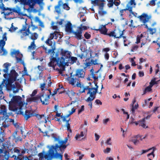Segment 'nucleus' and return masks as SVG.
Instances as JSON below:
<instances>
[{
  "instance_id": "nucleus-61",
  "label": "nucleus",
  "mask_w": 160,
  "mask_h": 160,
  "mask_svg": "<svg viewBox=\"0 0 160 160\" xmlns=\"http://www.w3.org/2000/svg\"><path fill=\"white\" fill-rule=\"evenodd\" d=\"M45 85H46V84L44 83L40 84V88L42 90H47V89L45 87Z\"/></svg>"
},
{
  "instance_id": "nucleus-36",
  "label": "nucleus",
  "mask_w": 160,
  "mask_h": 160,
  "mask_svg": "<svg viewBox=\"0 0 160 160\" xmlns=\"http://www.w3.org/2000/svg\"><path fill=\"white\" fill-rule=\"evenodd\" d=\"M98 30L101 33L104 34H107V31L105 25H101L100 26Z\"/></svg>"
},
{
  "instance_id": "nucleus-41",
  "label": "nucleus",
  "mask_w": 160,
  "mask_h": 160,
  "mask_svg": "<svg viewBox=\"0 0 160 160\" xmlns=\"http://www.w3.org/2000/svg\"><path fill=\"white\" fill-rule=\"evenodd\" d=\"M12 10L13 12L17 13L19 15L23 14L22 13L21 11L20 8L18 7L12 8Z\"/></svg>"
},
{
  "instance_id": "nucleus-53",
  "label": "nucleus",
  "mask_w": 160,
  "mask_h": 160,
  "mask_svg": "<svg viewBox=\"0 0 160 160\" xmlns=\"http://www.w3.org/2000/svg\"><path fill=\"white\" fill-rule=\"evenodd\" d=\"M81 10L82 11L80 13V14H79V17H81L82 16H83V14L86 13V11L85 9L84 8H81Z\"/></svg>"
},
{
  "instance_id": "nucleus-6",
  "label": "nucleus",
  "mask_w": 160,
  "mask_h": 160,
  "mask_svg": "<svg viewBox=\"0 0 160 160\" xmlns=\"http://www.w3.org/2000/svg\"><path fill=\"white\" fill-rule=\"evenodd\" d=\"M39 98L42 104L47 105L48 103V100L49 98V95L43 93L38 97H36L31 98L32 100L36 101Z\"/></svg>"
},
{
  "instance_id": "nucleus-39",
  "label": "nucleus",
  "mask_w": 160,
  "mask_h": 160,
  "mask_svg": "<svg viewBox=\"0 0 160 160\" xmlns=\"http://www.w3.org/2000/svg\"><path fill=\"white\" fill-rule=\"evenodd\" d=\"M84 72L82 70H77L76 73V77L77 76L78 77H83L84 76Z\"/></svg>"
},
{
  "instance_id": "nucleus-38",
  "label": "nucleus",
  "mask_w": 160,
  "mask_h": 160,
  "mask_svg": "<svg viewBox=\"0 0 160 160\" xmlns=\"http://www.w3.org/2000/svg\"><path fill=\"white\" fill-rule=\"evenodd\" d=\"M29 35H30V38L34 41L38 38V34L37 33H32L30 32Z\"/></svg>"
},
{
  "instance_id": "nucleus-8",
  "label": "nucleus",
  "mask_w": 160,
  "mask_h": 160,
  "mask_svg": "<svg viewBox=\"0 0 160 160\" xmlns=\"http://www.w3.org/2000/svg\"><path fill=\"white\" fill-rule=\"evenodd\" d=\"M148 38V34L146 32H144L140 35H138L137 38V40L136 42L137 43L140 42V41H143V43L141 44V47L144 45V42H145Z\"/></svg>"
},
{
  "instance_id": "nucleus-16",
  "label": "nucleus",
  "mask_w": 160,
  "mask_h": 160,
  "mask_svg": "<svg viewBox=\"0 0 160 160\" xmlns=\"http://www.w3.org/2000/svg\"><path fill=\"white\" fill-rule=\"evenodd\" d=\"M78 106V104L76 102H72L70 105H68V109H71L68 111L69 115H70L74 113Z\"/></svg>"
},
{
  "instance_id": "nucleus-35",
  "label": "nucleus",
  "mask_w": 160,
  "mask_h": 160,
  "mask_svg": "<svg viewBox=\"0 0 160 160\" xmlns=\"http://www.w3.org/2000/svg\"><path fill=\"white\" fill-rule=\"evenodd\" d=\"M37 117L38 119L41 120L42 122H44L46 123L48 122L47 120L48 118V116H45L44 115H39L37 116Z\"/></svg>"
},
{
  "instance_id": "nucleus-21",
  "label": "nucleus",
  "mask_w": 160,
  "mask_h": 160,
  "mask_svg": "<svg viewBox=\"0 0 160 160\" xmlns=\"http://www.w3.org/2000/svg\"><path fill=\"white\" fill-rule=\"evenodd\" d=\"M68 140V138H66L64 140L62 141L59 142V144H60L59 147L58 146V145H56L55 147H53V148L56 150H57V149L58 150V148H59V149L60 150L61 148H65L66 147V144Z\"/></svg>"
},
{
  "instance_id": "nucleus-5",
  "label": "nucleus",
  "mask_w": 160,
  "mask_h": 160,
  "mask_svg": "<svg viewBox=\"0 0 160 160\" xmlns=\"http://www.w3.org/2000/svg\"><path fill=\"white\" fill-rule=\"evenodd\" d=\"M6 35V33H4L2 36V39H1L0 41V54L2 56L5 55L7 53V51L3 48L5 44V42L7 40Z\"/></svg>"
},
{
  "instance_id": "nucleus-25",
  "label": "nucleus",
  "mask_w": 160,
  "mask_h": 160,
  "mask_svg": "<svg viewBox=\"0 0 160 160\" xmlns=\"http://www.w3.org/2000/svg\"><path fill=\"white\" fill-rule=\"evenodd\" d=\"M10 75L9 82L12 83V81H15L17 80L18 74L15 70H12L10 72Z\"/></svg>"
},
{
  "instance_id": "nucleus-37",
  "label": "nucleus",
  "mask_w": 160,
  "mask_h": 160,
  "mask_svg": "<svg viewBox=\"0 0 160 160\" xmlns=\"http://www.w3.org/2000/svg\"><path fill=\"white\" fill-rule=\"evenodd\" d=\"M135 102L136 100H133L132 101V102L131 104L132 107L131 110L132 112H134L135 110L137 109L138 108V104L137 103H135Z\"/></svg>"
},
{
  "instance_id": "nucleus-4",
  "label": "nucleus",
  "mask_w": 160,
  "mask_h": 160,
  "mask_svg": "<svg viewBox=\"0 0 160 160\" xmlns=\"http://www.w3.org/2000/svg\"><path fill=\"white\" fill-rule=\"evenodd\" d=\"M92 1L93 4L99 6L98 13L100 15L103 16L107 14L106 12L104 11L102 8L104 6L103 2L104 1V0H92Z\"/></svg>"
},
{
  "instance_id": "nucleus-62",
  "label": "nucleus",
  "mask_w": 160,
  "mask_h": 160,
  "mask_svg": "<svg viewBox=\"0 0 160 160\" xmlns=\"http://www.w3.org/2000/svg\"><path fill=\"white\" fill-rule=\"evenodd\" d=\"M63 88L62 86H59V88H58L57 90V92H58L59 93H62L63 91H64Z\"/></svg>"
},
{
  "instance_id": "nucleus-42",
  "label": "nucleus",
  "mask_w": 160,
  "mask_h": 160,
  "mask_svg": "<svg viewBox=\"0 0 160 160\" xmlns=\"http://www.w3.org/2000/svg\"><path fill=\"white\" fill-rule=\"evenodd\" d=\"M36 48V45L35 44V41H33L32 42L30 46L28 47V50L29 51H31L32 50H34Z\"/></svg>"
},
{
  "instance_id": "nucleus-59",
  "label": "nucleus",
  "mask_w": 160,
  "mask_h": 160,
  "mask_svg": "<svg viewBox=\"0 0 160 160\" xmlns=\"http://www.w3.org/2000/svg\"><path fill=\"white\" fill-rule=\"evenodd\" d=\"M84 105H82L81 107L79 108L78 110V114H79L81 113L82 112L84 111Z\"/></svg>"
},
{
  "instance_id": "nucleus-33",
  "label": "nucleus",
  "mask_w": 160,
  "mask_h": 160,
  "mask_svg": "<svg viewBox=\"0 0 160 160\" xmlns=\"http://www.w3.org/2000/svg\"><path fill=\"white\" fill-rule=\"evenodd\" d=\"M43 49L45 50V52L48 54H50L52 57H53L54 54L55 53L54 52V49H47V48L43 46Z\"/></svg>"
},
{
  "instance_id": "nucleus-45",
  "label": "nucleus",
  "mask_w": 160,
  "mask_h": 160,
  "mask_svg": "<svg viewBox=\"0 0 160 160\" xmlns=\"http://www.w3.org/2000/svg\"><path fill=\"white\" fill-rule=\"evenodd\" d=\"M13 23H12L11 24V26L10 28H8V30L11 32H13L18 29V28L17 27L14 26L13 25Z\"/></svg>"
},
{
  "instance_id": "nucleus-55",
  "label": "nucleus",
  "mask_w": 160,
  "mask_h": 160,
  "mask_svg": "<svg viewBox=\"0 0 160 160\" xmlns=\"http://www.w3.org/2000/svg\"><path fill=\"white\" fill-rule=\"evenodd\" d=\"M152 88L150 85L147 87L145 89L144 93L149 92L152 90Z\"/></svg>"
},
{
  "instance_id": "nucleus-32",
  "label": "nucleus",
  "mask_w": 160,
  "mask_h": 160,
  "mask_svg": "<svg viewBox=\"0 0 160 160\" xmlns=\"http://www.w3.org/2000/svg\"><path fill=\"white\" fill-rule=\"evenodd\" d=\"M15 85H13L12 86V89L13 90V92L14 93L18 92L20 87V85L19 83H17L15 82Z\"/></svg>"
},
{
  "instance_id": "nucleus-34",
  "label": "nucleus",
  "mask_w": 160,
  "mask_h": 160,
  "mask_svg": "<svg viewBox=\"0 0 160 160\" xmlns=\"http://www.w3.org/2000/svg\"><path fill=\"white\" fill-rule=\"evenodd\" d=\"M65 30L68 32H72L73 33L74 32L72 30V24L69 22H68L66 25Z\"/></svg>"
},
{
  "instance_id": "nucleus-26",
  "label": "nucleus",
  "mask_w": 160,
  "mask_h": 160,
  "mask_svg": "<svg viewBox=\"0 0 160 160\" xmlns=\"http://www.w3.org/2000/svg\"><path fill=\"white\" fill-rule=\"evenodd\" d=\"M11 66V64L8 62H6L5 63L3 66L4 69L3 70V71L5 73L4 74L3 76L5 78H6V77L7 76V74L8 73L9 68Z\"/></svg>"
},
{
  "instance_id": "nucleus-10",
  "label": "nucleus",
  "mask_w": 160,
  "mask_h": 160,
  "mask_svg": "<svg viewBox=\"0 0 160 160\" xmlns=\"http://www.w3.org/2000/svg\"><path fill=\"white\" fill-rule=\"evenodd\" d=\"M13 57H15L18 62H20L22 64H24V62L22 60V55L18 50H13L11 53Z\"/></svg>"
},
{
  "instance_id": "nucleus-64",
  "label": "nucleus",
  "mask_w": 160,
  "mask_h": 160,
  "mask_svg": "<svg viewBox=\"0 0 160 160\" xmlns=\"http://www.w3.org/2000/svg\"><path fill=\"white\" fill-rule=\"evenodd\" d=\"M84 36L85 38L87 39H89L91 37V35L89 34H88L87 32H86L84 35Z\"/></svg>"
},
{
  "instance_id": "nucleus-19",
  "label": "nucleus",
  "mask_w": 160,
  "mask_h": 160,
  "mask_svg": "<svg viewBox=\"0 0 160 160\" xmlns=\"http://www.w3.org/2000/svg\"><path fill=\"white\" fill-rule=\"evenodd\" d=\"M18 1L20 2L22 4L28 5L31 8H32L36 3L35 1L32 0H15V3H17Z\"/></svg>"
},
{
  "instance_id": "nucleus-9",
  "label": "nucleus",
  "mask_w": 160,
  "mask_h": 160,
  "mask_svg": "<svg viewBox=\"0 0 160 160\" xmlns=\"http://www.w3.org/2000/svg\"><path fill=\"white\" fill-rule=\"evenodd\" d=\"M78 30L73 32V34L75 35L76 37L78 39H82V31L87 29L88 27L86 26H83L82 24H81L80 26L78 27Z\"/></svg>"
},
{
  "instance_id": "nucleus-2",
  "label": "nucleus",
  "mask_w": 160,
  "mask_h": 160,
  "mask_svg": "<svg viewBox=\"0 0 160 160\" xmlns=\"http://www.w3.org/2000/svg\"><path fill=\"white\" fill-rule=\"evenodd\" d=\"M59 52L61 56V58L57 60V63L59 67L68 66V63H73L77 60L76 57H71V52L64 50L62 48L59 49Z\"/></svg>"
},
{
  "instance_id": "nucleus-24",
  "label": "nucleus",
  "mask_w": 160,
  "mask_h": 160,
  "mask_svg": "<svg viewBox=\"0 0 160 160\" xmlns=\"http://www.w3.org/2000/svg\"><path fill=\"white\" fill-rule=\"evenodd\" d=\"M61 118L62 119L63 122H66V127L67 128V130L69 132L71 133V130L70 129V125L68 123L69 121L70 120V118H69V115L66 116H62Z\"/></svg>"
},
{
  "instance_id": "nucleus-46",
  "label": "nucleus",
  "mask_w": 160,
  "mask_h": 160,
  "mask_svg": "<svg viewBox=\"0 0 160 160\" xmlns=\"http://www.w3.org/2000/svg\"><path fill=\"white\" fill-rule=\"evenodd\" d=\"M91 88H90L88 86H86L85 87H81V89L80 90V93H83L85 92L86 90H89V89Z\"/></svg>"
},
{
  "instance_id": "nucleus-50",
  "label": "nucleus",
  "mask_w": 160,
  "mask_h": 160,
  "mask_svg": "<svg viewBox=\"0 0 160 160\" xmlns=\"http://www.w3.org/2000/svg\"><path fill=\"white\" fill-rule=\"evenodd\" d=\"M123 42L124 46H128V45L129 44L130 42L129 41L127 40V39L124 37H123Z\"/></svg>"
},
{
  "instance_id": "nucleus-3",
  "label": "nucleus",
  "mask_w": 160,
  "mask_h": 160,
  "mask_svg": "<svg viewBox=\"0 0 160 160\" xmlns=\"http://www.w3.org/2000/svg\"><path fill=\"white\" fill-rule=\"evenodd\" d=\"M96 87L95 88H92L89 89L87 94H89V96L86 99L85 101L87 102H90L92 101L95 98L96 94L97 92L98 86L97 84L95 83Z\"/></svg>"
},
{
  "instance_id": "nucleus-12",
  "label": "nucleus",
  "mask_w": 160,
  "mask_h": 160,
  "mask_svg": "<svg viewBox=\"0 0 160 160\" xmlns=\"http://www.w3.org/2000/svg\"><path fill=\"white\" fill-rule=\"evenodd\" d=\"M55 57H52L50 59V62L48 63V65L50 67H53L57 63V61L58 58H61V56L60 55V53L59 52V49L58 52H56L55 54Z\"/></svg>"
},
{
  "instance_id": "nucleus-44",
  "label": "nucleus",
  "mask_w": 160,
  "mask_h": 160,
  "mask_svg": "<svg viewBox=\"0 0 160 160\" xmlns=\"http://www.w3.org/2000/svg\"><path fill=\"white\" fill-rule=\"evenodd\" d=\"M38 156L39 157L40 160H42L43 158H45L46 159L48 158L47 155L44 152V153H39L38 154Z\"/></svg>"
},
{
  "instance_id": "nucleus-15",
  "label": "nucleus",
  "mask_w": 160,
  "mask_h": 160,
  "mask_svg": "<svg viewBox=\"0 0 160 160\" xmlns=\"http://www.w3.org/2000/svg\"><path fill=\"white\" fill-rule=\"evenodd\" d=\"M136 4L135 0H130L127 4L126 8L131 13H133L132 9L135 7Z\"/></svg>"
},
{
  "instance_id": "nucleus-27",
  "label": "nucleus",
  "mask_w": 160,
  "mask_h": 160,
  "mask_svg": "<svg viewBox=\"0 0 160 160\" xmlns=\"http://www.w3.org/2000/svg\"><path fill=\"white\" fill-rule=\"evenodd\" d=\"M49 36V38L52 39L53 38L57 39L58 38H60L62 37L60 32L58 31H55L53 33H51Z\"/></svg>"
},
{
  "instance_id": "nucleus-60",
  "label": "nucleus",
  "mask_w": 160,
  "mask_h": 160,
  "mask_svg": "<svg viewBox=\"0 0 160 160\" xmlns=\"http://www.w3.org/2000/svg\"><path fill=\"white\" fill-rule=\"evenodd\" d=\"M105 143L108 145H111L112 144L111 138H108L105 141Z\"/></svg>"
},
{
  "instance_id": "nucleus-13",
  "label": "nucleus",
  "mask_w": 160,
  "mask_h": 160,
  "mask_svg": "<svg viewBox=\"0 0 160 160\" xmlns=\"http://www.w3.org/2000/svg\"><path fill=\"white\" fill-rule=\"evenodd\" d=\"M0 113L2 114L3 116L2 117H1L0 120L5 122L8 119L9 115H10L9 113L7 112V109L6 107L4 105H2L0 107Z\"/></svg>"
},
{
  "instance_id": "nucleus-43",
  "label": "nucleus",
  "mask_w": 160,
  "mask_h": 160,
  "mask_svg": "<svg viewBox=\"0 0 160 160\" xmlns=\"http://www.w3.org/2000/svg\"><path fill=\"white\" fill-rule=\"evenodd\" d=\"M1 120L3 122V123H2V125L1 124H0V125L1 126V127L0 128V139H1V136H2V133L1 130H2L3 128H7L8 127V125H5L3 122H5H5H4V121H2V120Z\"/></svg>"
},
{
  "instance_id": "nucleus-1",
  "label": "nucleus",
  "mask_w": 160,
  "mask_h": 160,
  "mask_svg": "<svg viewBox=\"0 0 160 160\" xmlns=\"http://www.w3.org/2000/svg\"><path fill=\"white\" fill-rule=\"evenodd\" d=\"M22 98L19 96L13 97L9 102V106H12L18 114H22L27 120L32 116L36 115L32 110H26L27 104L22 102Z\"/></svg>"
},
{
  "instance_id": "nucleus-22",
  "label": "nucleus",
  "mask_w": 160,
  "mask_h": 160,
  "mask_svg": "<svg viewBox=\"0 0 160 160\" xmlns=\"http://www.w3.org/2000/svg\"><path fill=\"white\" fill-rule=\"evenodd\" d=\"M151 117L150 115H148L146 118H144L142 121H139L138 122H135L134 123H135L136 125H137L138 124L141 126L143 128H148V126L146 125L145 122V119H148Z\"/></svg>"
},
{
  "instance_id": "nucleus-58",
  "label": "nucleus",
  "mask_w": 160,
  "mask_h": 160,
  "mask_svg": "<svg viewBox=\"0 0 160 160\" xmlns=\"http://www.w3.org/2000/svg\"><path fill=\"white\" fill-rule=\"evenodd\" d=\"M63 9L67 10H68L70 9V8L69 7L68 5L66 3H63Z\"/></svg>"
},
{
  "instance_id": "nucleus-54",
  "label": "nucleus",
  "mask_w": 160,
  "mask_h": 160,
  "mask_svg": "<svg viewBox=\"0 0 160 160\" xmlns=\"http://www.w3.org/2000/svg\"><path fill=\"white\" fill-rule=\"evenodd\" d=\"M62 154L57 153L54 156V158L56 159H60V160H62Z\"/></svg>"
},
{
  "instance_id": "nucleus-40",
  "label": "nucleus",
  "mask_w": 160,
  "mask_h": 160,
  "mask_svg": "<svg viewBox=\"0 0 160 160\" xmlns=\"http://www.w3.org/2000/svg\"><path fill=\"white\" fill-rule=\"evenodd\" d=\"M98 72L99 71H98L95 72V73H91V75L92 77L95 81L97 80L98 78L100 77L101 76L100 74L99 75V76L97 75Z\"/></svg>"
},
{
  "instance_id": "nucleus-20",
  "label": "nucleus",
  "mask_w": 160,
  "mask_h": 160,
  "mask_svg": "<svg viewBox=\"0 0 160 160\" xmlns=\"http://www.w3.org/2000/svg\"><path fill=\"white\" fill-rule=\"evenodd\" d=\"M140 22L145 23L148 22L149 19L151 18V16L150 15H148L146 13H143L142 15L138 17Z\"/></svg>"
},
{
  "instance_id": "nucleus-17",
  "label": "nucleus",
  "mask_w": 160,
  "mask_h": 160,
  "mask_svg": "<svg viewBox=\"0 0 160 160\" xmlns=\"http://www.w3.org/2000/svg\"><path fill=\"white\" fill-rule=\"evenodd\" d=\"M3 6L4 4L2 3L1 5L0 4V9H3L4 10V11L2 12V14L3 13L4 14V16L5 17V18L7 19H8V18L7 17L11 14H12V13L13 12H12V9L11 8H3Z\"/></svg>"
},
{
  "instance_id": "nucleus-31",
  "label": "nucleus",
  "mask_w": 160,
  "mask_h": 160,
  "mask_svg": "<svg viewBox=\"0 0 160 160\" xmlns=\"http://www.w3.org/2000/svg\"><path fill=\"white\" fill-rule=\"evenodd\" d=\"M63 2L62 0H60L58 2V4L57 5L55 6V11L58 14H60L61 12L60 6L63 4Z\"/></svg>"
},
{
  "instance_id": "nucleus-14",
  "label": "nucleus",
  "mask_w": 160,
  "mask_h": 160,
  "mask_svg": "<svg viewBox=\"0 0 160 160\" xmlns=\"http://www.w3.org/2000/svg\"><path fill=\"white\" fill-rule=\"evenodd\" d=\"M30 26H29L26 31H19L17 32L18 35L22 39H26L27 38V37L28 36L30 33L29 28Z\"/></svg>"
},
{
  "instance_id": "nucleus-23",
  "label": "nucleus",
  "mask_w": 160,
  "mask_h": 160,
  "mask_svg": "<svg viewBox=\"0 0 160 160\" xmlns=\"http://www.w3.org/2000/svg\"><path fill=\"white\" fill-rule=\"evenodd\" d=\"M8 152L0 149V160H8Z\"/></svg>"
},
{
  "instance_id": "nucleus-48",
  "label": "nucleus",
  "mask_w": 160,
  "mask_h": 160,
  "mask_svg": "<svg viewBox=\"0 0 160 160\" xmlns=\"http://www.w3.org/2000/svg\"><path fill=\"white\" fill-rule=\"evenodd\" d=\"M146 27L148 28V29L149 30V33L150 34L152 35L156 32V30L155 28H148L147 25H146Z\"/></svg>"
},
{
  "instance_id": "nucleus-51",
  "label": "nucleus",
  "mask_w": 160,
  "mask_h": 160,
  "mask_svg": "<svg viewBox=\"0 0 160 160\" xmlns=\"http://www.w3.org/2000/svg\"><path fill=\"white\" fill-rule=\"evenodd\" d=\"M111 151V149L109 147H107L105 149H104L103 150V152L106 154H108Z\"/></svg>"
},
{
  "instance_id": "nucleus-7",
  "label": "nucleus",
  "mask_w": 160,
  "mask_h": 160,
  "mask_svg": "<svg viewBox=\"0 0 160 160\" xmlns=\"http://www.w3.org/2000/svg\"><path fill=\"white\" fill-rule=\"evenodd\" d=\"M67 79L69 84L74 87L77 86L78 87H81V84L78 78H77L75 75L72 76V75L70 77L67 78Z\"/></svg>"
},
{
  "instance_id": "nucleus-47",
  "label": "nucleus",
  "mask_w": 160,
  "mask_h": 160,
  "mask_svg": "<svg viewBox=\"0 0 160 160\" xmlns=\"http://www.w3.org/2000/svg\"><path fill=\"white\" fill-rule=\"evenodd\" d=\"M156 80V79L155 78H153L150 82L149 85L151 87H152L154 84H157V82Z\"/></svg>"
},
{
  "instance_id": "nucleus-30",
  "label": "nucleus",
  "mask_w": 160,
  "mask_h": 160,
  "mask_svg": "<svg viewBox=\"0 0 160 160\" xmlns=\"http://www.w3.org/2000/svg\"><path fill=\"white\" fill-rule=\"evenodd\" d=\"M85 136V133L82 131L80 133L77 134L75 136V138L77 140H81L84 138Z\"/></svg>"
},
{
  "instance_id": "nucleus-28",
  "label": "nucleus",
  "mask_w": 160,
  "mask_h": 160,
  "mask_svg": "<svg viewBox=\"0 0 160 160\" xmlns=\"http://www.w3.org/2000/svg\"><path fill=\"white\" fill-rule=\"evenodd\" d=\"M155 150H156V148L154 147H153L152 148H150L148 149H147V150H142V152L141 153V155L143 153H146V152H148L150 150H152V151L151 152L148 154L147 156L148 157H149L151 155L152 156V158H154V155L153 154V152Z\"/></svg>"
},
{
  "instance_id": "nucleus-52",
  "label": "nucleus",
  "mask_w": 160,
  "mask_h": 160,
  "mask_svg": "<svg viewBox=\"0 0 160 160\" xmlns=\"http://www.w3.org/2000/svg\"><path fill=\"white\" fill-rule=\"evenodd\" d=\"M52 39L49 38V36H48V39L46 41V43L50 46L52 45V42L51 41Z\"/></svg>"
},
{
  "instance_id": "nucleus-11",
  "label": "nucleus",
  "mask_w": 160,
  "mask_h": 160,
  "mask_svg": "<svg viewBox=\"0 0 160 160\" xmlns=\"http://www.w3.org/2000/svg\"><path fill=\"white\" fill-rule=\"evenodd\" d=\"M55 57H52L50 59V62L48 63V65L50 67H53L57 63V61L58 58H61V56L60 55V53L59 52V49L58 52H56L55 54Z\"/></svg>"
},
{
  "instance_id": "nucleus-49",
  "label": "nucleus",
  "mask_w": 160,
  "mask_h": 160,
  "mask_svg": "<svg viewBox=\"0 0 160 160\" xmlns=\"http://www.w3.org/2000/svg\"><path fill=\"white\" fill-rule=\"evenodd\" d=\"M92 51L90 50H88V51H86V52H84L83 54H86V56L89 58L91 57L92 56Z\"/></svg>"
},
{
  "instance_id": "nucleus-29",
  "label": "nucleus",
  "mask_w": 160,
  "mask_h": 160,
  "mask_svg": "<svg viewBox=\"0 0 160 160\" xmlns=\"http://www.w3.org/2000/svg\"><path fill=\"white\" fill-rule=\"evenodd\" d=\"M139 136H136L131 137L129 140V142H132L134 145H137L139 143L138 139Z\"/></svg>"
},
{
  "instance_id": "nucleus-56",
  "label": "nucleus",
  "mask_w": 160,
  "mask_h": 160,
  "mask_svg": "<svg viewBox=\"0 0 160 160\" xmlns=\"http://www.w3.org/2000/svg\"><path fill=\"white\" fill-rule=\"evenodd\" d=\"M26 21L27 20L26 19L25 20V25H23L22 26V29H20L19 31H26L27 30V24L26 23Z\"/></svg>"
},
{
  "instance_id": "nucleus-63",
  "label": "nucleus",
  "mask_w": 160,
  "mask_h": 160,
  "mask_svg": "<svg viewBox=\"0 0 160 160\" xmlns=\"http://www.w3.org/2000/svg\"><path fill=\"white\" fill-rule=\"evenodd\" d=\"M91 62L92 64L94 65H97L99 63V62L97 59H95V60H91Z\"/></svg>"
},
{
  "instance_id": "nucleus-57",
  "label": "nucleus",
  "mask_w": 160,
  "mask_h": 160,
  "mask_svg": "<svg viewBox=\"0 0 160 160\" xmlns=\"http://www.w3.org/2000/svg\"><path fill=\"white\" fill-rule=\"evenodd\" d=\"M58 25L57 24V23H55L54 22L52 23V28L53 30H58V28L57 26Z\"/></svg>"
},
{
  "instance_id": "nucleus-18",
  "label": "nucleus",
  "mask_w": 160,
  "mask_h": 160,
  "mask_svg": "<svg viewBox=\"0 0 160 160\" xmlns=\"http://www.w3.org/2000/svg\"><path fill=\"white\" fill-rule=\"evenodd\" d=\"M123 34V32L119 29L115 30L111 32L108 35L110 36H113L116 38H121Z\"/></svg>"
}]
</instances>
